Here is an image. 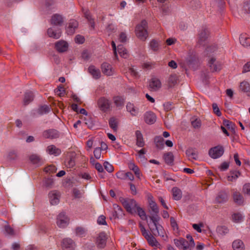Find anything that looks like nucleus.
Returning a JSON list of instances; mask_svg holds the SVG:
<instances>
[{"mask_svg": "<svg viewBox=\"0 0 250 250\" xmlns=\"http://www.w3.org/2000/svg\"><path fill=\"white\" fill-rule=\"evenodd\" d=\"M149 206L151 209V215L149 216L150 221L148 222L149 228L154 236L164 237L165 232L163 227L158 223L160 217L158 215L159 209L152 197L148 199Z\"/></svg>", "mask_w": 250, "mask_h": 250, "instance_id": "f257e3e1", "label": "nucleus"}, {"mask_svg": "<svg viewBox=\"0 0 250 250\" xmlns=\"http://www.w3.org/2000/svg\"><path fill=\"white\" fill-rule=\"evenodd\" d=\"M147 28V23L145 20L142 21L141 23L138 24L136 27V35L142 41H145L148 37Z\"/></svg>", "mask_w": 250, "mask_h": 250, "instance_id": "f03ea898", "label": "nucleus"}, {"mask_svg": "<svg viewBox=\"0 0 250 250\" xmlns=\"http://www.w3.org/2000/svg\"><path fill=\"white\" fill-rule=\"evenodd\" d=\"M119 200L128 212L131 214L136 213V208L138 205L135 200L121 197Z\"/></svg>", "mask_w": 250, "mask_h": 250, "instance_id": "7ed1b4c3", "label": "nucleus"}, {"mask_svg": "<svg viewBox=\"0 0 250 250\" xmlns=\"http://www.w3.org/2000/svg\"><path fill=\"white\" fill-rule=\"evenodd\" d=\"M111 101L105 97H101L97 101L98 107L104 113L107 112L111 110Z\"/></svg>", "mask_w": 250, "mask_h": 250, "instance_id": "20e7f679", "label": "nucleus"}, {"mask_svg": "<svg viewBox=\"0 0 250 250\" xmlns=\"http://www.w3.org/2000/svg\"><path fill=\"white\" fill-rule=\"evenodd\" d=\"M209 35L208 30L206 28H203L198 34V44L200 45H205L207 42Z\"/></svg>", "mask_w": 250, "mask_h": 250, "instance_id": "39448f33", "label": "nucleus"}, {"mask_svg": "<svg viewBox=\"0 0 250 250\" xmlns=\"http://www.w3.org/2000/svg\"><path fill=\"white\" fill-rule=\"evenodd\" d=\"M224 149L222 146H217L211 148L208 151L209 156L213 159H217L223 155Z\"/></svg>", "mask_w": 250, "mask_h": 250, "instance_id": "423d86ee", "label": "nucleus"}, {"mask_svg": "<svg viewBox=\"0 0 250 250\" xmlns=\"http://www.w3.org/2000/svg\"><path fill=\"white\" fill-rule=\"evenodd\" d=\"M101 69L103 73L106 76H112L115 73V70L112 66L106 62L102 64Z\"/></svg>", "mask_w": 250, "mask_h": 250, "instance_id": "0eeeda50", "label": "nucleus"}, {"mask_svg": "<svg viewBox=\"0 0 250 250\" xmlns=\"http://www.w3.org/2000/svg\"><path fill=\"white\" fill-rule=\"evenodd\" d=\"M68 223V219L63 212L60 213L57 217V224L60 228L65 227Z\"/></svg>", "mask_w": 250, "mask_h": 250, "instance_id": "6e6552de", "label": "nucleus"}, {"mask_svg": "<svg viewBox=\"0 0 250 250\" xmlns=\"http://www.w3.org/2000/svg\"><path fill=\"white\" fill-rule=\"evenodd\" d=\"M50 204L52 205L58 204L60 201V192L57 190L50 191L48 194Z\"/></svg>", "mask_w": 250, "mask_h": 250, "instance_id": "1a4fd4ad", "label": "nucleus"}, {"mask_svg": "<svg viewBox=\"0 0 250 250\" xmlns=\"http://www.w3.org/2000/svg\"><path fill=\"white\" fill-rule=\"evenodd\" d=\"M59 132L54 129H51L45 130L43 132V136L44 138L50 139H53L58 138L59 137Z\"/></svg>", "mask_w": 250, "mask_h": 250, "instance_id": "9d476101", "label": "nucleus"}, {"mask_svg": "<svg viewBox=\"0 0 250 250\" xmlns=\"http://www.w3.org/2000/svg\"><path fill=\"white\" fill-rule=\"evenodd\" d=\"M62 246L63 250H73L74 249L75 244L71 239L65 238L62 242Z\"/></svg>", "mask_w": 250, "mask_h": 250, "instance_id": "9b49d317", "label": "nucleus"}, {"mask_svg": "<svg viewBox=\"0 0 250 250\" xmlns=\"http://www.w3.org/2000/svg\"><path fill=\"white\" fill-rule=\"evenodd\" d=\"M78 27V22L75 20H70L66 27V32L68 35H72L75 33L76 29Z\"/></svg>", "mask_w": 250, "mask_h": 250, "instance_id": "f8f14e48", "label": "nucleus"}, {"mask_svg": "<svg viewBox=\"0 0 250 250\" xmlns=\"http://www.w3.org/2000/svg\"><path fill=\"white\" fill-rule=\"evenodd\" d=\"M208 64L211 72H217L221 69L220 63L217 62L215 59L213 58L208 61Z\"/></svg>", "mask_w": 250, "mask_h": 250, "instance_id": "ddd939ff", "label": "nucleus"}, {"mask_svg": "<svg viewBox=\"0 0 250 250\" xmlns=\"http://www.w3.org/2000/svg\"><path fill=\"white\" fill-rule=\"evenodd\" d=\"M107 236L105 232H102L100 233L97 238V244L99 248H103L104 247L106 243Z\"/></svg>", "mask_w": 250, "mask_h": 250, "instance_id": "4468645a", "label": "nucleus"}, {"mask_svg": "<svg viewBox=\"0 0 250 250\" xmlns=\"http://www.w3.org/2000/svg\"><path fill=\"white\" fill-rule=\"evenodd\" d=\"M68 44L64 41L61 40L55 43V48L56 50L61 53L65 52L67 50Z\"/></svg>", "mask_w": 250, "mask_h": 250, "instance_id": "2eb2a0df", "label": "nucleus"}, {"mask_svg": "<svg viewBox=\"0 0 250 250\" xmlns=\"http://www.w3.org/2000/svg\"><path fill=\"white\" fill-rule=\"evenodd\" d=\"M3 235L7 239H12L14 238L16 235L14 229L9 225H5L3 230Z\"/></svg>", "mask_w": 250, "mask_h": 250, "instance_id": "dca6fc26", "label": "nucleus"}, {"mask_svg": "<svg viewBox=\"0 0 250 250\" xmlns=\"http://www.w3.org/2000/svg\"><path fill=\"white\" fill-rule=\"evenodd\" d=\"M156 116L152 112H146L144 115L145 122L149 125L153 124L156 121Z\"/></svg>", "mask_w": 250, "mask_h": 250, "instance_id": "f3484780", "label": "nucleus"}, {"mask_svg": "<svg viewBox=\"0 0 250 250\" xmlns=\"http://www.w3.org/2000/svg\"><path fill=\"white\" fill-rule=\"evenodd\" d=\"M160 81L157 78H152L149 83V86L151 91H156L161 87Z\"/></svg>", "mask_w": 250, "mask_h": 250, "instance_id": "a211bd4d", "label": "nucleus"}, {"mask_svg": "<svg viewBox=\"0 0 250 250\" xmlns=\"http://www.w3.org/2000/svg\"><path fill=\"white\" fill-rule=\"evenodd\" d=\"M229 199V195L225 191H220L216 197V201L218 204H224Z\"/></svg>", "mask_w": 250, "mask_h": 250, "instance_id": "6ab92c4d", "label": "nucleus"}, {"mask_svg": "<svg viewBox=\"0 0 250 250\" xmlns=\"http://www.w3.org/2000/svg\"><path fill=\"white\" fill-rule=\"evenodd\" d=\"M232 198L234 202L238 206H242L244 204V199L243 196L238 191H234L232 194Z\"/></svg>", "mask_w": 250, "mask_h": 250, "instance_id": "aec40b11", "label": "nucleus"}, {"mask_svg": "<svg viewBox=\"0 0 250 250\" xmlns=\"http://www.w3.org/2000/svg\"><path fill=\"white\" fill-rule=\"evenodd\" d=\"M63 22L62 17L58 14L53 15L51 19V23L56 26H60Z\"/></svg>", "mask_w": 250, "mask_h": 250, "instance_id": "412c9836", "label": "nucleus"}, {"mask_svg": "<svg viewBox=\"0 0 250 250\" xmlns=\"http://www.w3.org/2000/svg\"><path fill=\"white\" fill-rule=\"evenodd\" d=\"M47 34L49 37L57 39L61 36L62 31L60 29L55 30L52 28H50L47 30Z\"/></svg>", "mask_w": 250, "mask_h": 250, "instance_id": "4be33fe9", "label": "nucleus"}, {"mask_svg": "<svg viewBox=\"0 0 250 250\" xmlns=\"http://www.w3.org/2000/svg\"><path fill=\"white\" fill-rule=\"evenodd\" d=\"M34 98V95L31 91H27L25 93L23 99V104L27 105L32 102Z\"/></svg>", "mask_w": 250, "mask_h": 250, "instance_id": "5701e85b", "label": "nucleus"}, {"mask_svg": "<svg viewBox=\"0 0 250 250\" xmlns=\"http://www.w3.org/2000/svg\"><path fill=\"white\" fill-rule=\"evenodd\" d=\"M88 72L92 75L93 77L95 79H98L101 77V72L99 69L96 68L93 65L90 66L88 68Z\"/></svg>", "mask_w": 250, "mask_h": 250, "instance_id": "b1692460", "label": "nucleus"}, {"mask_svg": "<svg viewBox=\"0 0 250 250\" xmlns=\"http://www.w3.org/2000/svg\"><path fill=\"white\" fill-rule=\"evenodd\" d=\"M232 247L233 250H244L245 245L243 242L240 240L237 239L234 240L232 244Z\"/></svg>", "mask_w": 250, "mask_h": 250, "instance_id": "393cba45", "label": "nucleus"}, {"mask_svg": "<svg viewBox=\"0 0 250 250\" xmlns=\"http://www.w3.org/2000/svg\"><path fill=\"white\" fill-rule=\"evenodd\" d=\"M136 137V145L139 147H143L145 146V141L144 140L143 134L139 130L135 132Z\"/></svg>", "mask_w": 250, "mask_h": 250, "instance_id": "a878e982", "label": "nucleus"}, {"mask_svg": "<svg viewBox=\"0 0 250 250\" xmlns=\"http://www.w3.org/2000/svg\"><path fill=\"white\" fill-rule=\"evenodd\" d=\"M178 80V76L175 74H171L167 80V83L168 87L170 88L173 87L177 83Z\"/></svg>", "mask_w": 250, "mask_h": 250, "instance_id": "bb28decb", "label": "nucleus"}, {"mask_svg": "<svg viewBox=\"0 0 250 250\" xmlns=\"http://www.w3.org/2000/svg\"><path fill=\"white\" fill-rule=\"evenodd\" d=\"M163 157L167 164L169 166L173 165L174 156L171 152L165 153Z\"/></svg>", "mask_w": 250, "mask_h": 250, "instance_id": "cd10ccee", "label": "nucleus"}, {"mask_svg": "<svg viewBox=\"0 0 250 250\" xmlns=\"http://www.w3.org/2000/svg\"><path fill=\"white\" fill-rule=\"evenodd\" d=\"M46 151L49 154L55 156H58L61 153V150L57 148L54 145L49 146L47 147Z\"/></svg>", "mask_w": 250, "mask_h": 250, "instance_id": "c85d7f7f", "label": "nucleus"}, {"mask_svg": "<svg viewBox=\"0 0 250 250\" xmlns=\"http://www.w3.org/2000/svg\"><path fill=\"white\" fill-rule=\"evenodd\" d=\"M126 107L127 111L130 112L132 116H135L138 114V109L136 108L133 104L128 103Z\"/></svg>", "mask_w": 250, "mask_h": 250, "instance_id": "c756f323", "label": "nucleus"}, {"mask_svg": "<svg viewBox=\"0 0 250 250\" xmlns=\"http://www.w3.org/2000/svg\"><path fill=\"white\" fill-rule=\"evenodd\" d=\"M114 212L113 213V216L114 218H119L120 216L123 214V211L121 207L118 205L114 204L113 205Z\"/></svg>", "mask_w": 250, "mask_h": 250, "instance_id": "7c9ffc66", "label": "nucleus"}, {"mask_svg": "<svg viewBox=\"0 0 250 250\" xmlns=\"http://www.w3.org/2000/svg\"><path fill=\"white\" fill-rule=\"evenodd\" d=\"M113 102L115 105L119 108L122 107L124 105L125 99L122 96H115L113 97Z\"/></svg>", "mask_w": 250, "mask_h": 250, "instance_id": "2f4dec72", "label": "nucleus"}, {"mask_svg": "<svg viewBox=\"0 0 250 250\" xmlns=\"http://www.w3.org/2000/svg\"><path fill=\"white\" fill-rule=\"evenodd\" d=\"M186 153L190 160H196L198 158V154L196 151L192 148L187 149Z\"/></svg>", "mask_w": 250, "mask_h": 250, "instance_id": "473e14b6", "label": "nucleus"}, {"mask_svg": "<svg viewBox=\"0 0 250 250\" xmlns=\"http://www.w3.org/2000/svg\"><path fill=\"white\" fill-rule=\"evenodd\" d=\"M173 198L175 200H179L182 197V192L180 188L174 187L172 189Z\"/></svg>", "mask_w": 250, "mask_h": 250, "instance_id": "72a5a7b5", "label": "nucleus"}, {"mask_svg": "<svg viewBox=\"0 0 250 250\" xmlns=\"http://www.w3.org/2000/svg\"><path fill=\"white\" fill-rule=\"evenodd\" d=\"M154 142L156 147L159 149H162L164 147V139L161 136H156L154 138Z\"/></svg>", "mask_w": 250, "mask_h": 250, "instance_id": "f704fd0d", "label": "nucleus"}, {"mask_svg": "<svg viewBox=\"0 0 250 250\" xmlns=\"http://www.w3.org/2000/svg\"><path fill=\"white\" fill-rule=\"evenodd\" d=\"M29 159L34 164L41 165L43 163L42 158L39 155L32 154L30 156Z\"/></svg>", "mask_w": 250, "mask_h": 250, "instance_id": "c9c22d12", "label": "nucleus"}, {"mask_svg": "<svg viewBox=\"0 0 250 250\" xmlns=\"http://www.w3.org/2000/svg\"><path fill=\"white\" fill-rule=\"evenodd\" d=\"M118 52L123 58H126L128 57V53L126 49L122 44L118 45Z\"/></svg>", "mask_w": 250, "mask_h": 250, "instance_id": "e433bc0d", "label": "nucleus"}, {"mask_svg": "<svg viewBox=\"0 0 250 250\" xmlns=\"http://www.w3.org/2000/svg\"><path fill=\"white\" fill-rule=\"evenodd\" d=\"M240 90L243 92H250V85L248 82L243 81L241 82L239 86Z\"/></svg>", "mask_w": 250, "mask_h": 250, "instance_id": "4c0bfd02", "label": "nucleus"}, {"mask_svg": "<svg viewBox=\"0 0 250 250\" xmlns=\"http://www.w3.org/2000/svg\"><path fill=\"white\" fill-rule=\"evenodd\" d=\"M240 43L244 46L250 45V39L245 35H241L239 38Z\"/></svg>", "mask_w": 250, "mask_h": 250, "instance_id": "58836bf2", "label": "nucleus"}, {"mask_svg": "<svg viewBox=\"0 0 250 250\" xmlns=\"http://www.w3.org/2000/svg\"><path fill=\"white\" fill-rule=\"evenodd\" d=\"M216 232L218 235L224 236L228 233L229 229L225 226H218L216 229Z\"/></svg>", "mask_w": 250, "mask_h": 250, "instance_id": "ea45409f", "label": "nucleus"}, {"mask_svg": "<svg viewBox=\"0 0 250 250\" xmlns=\"http://www.w3.org/2000/svg\"><path fill=\"white\" fill-rule=\"evenodd\" d=\"M241 173L239 171H233L230 172V175L228 176V180L229 181H233L240 175Z\"/></svg>", "mask_w": 250, "mask_h": 250, "instance_id": "a19ab883", "label": "nucleus"}, {"mask_svg": "<svg viewBox=\"0 0 250 250\" xmlns=\"http://www.w3.org/2000/svg\"><path fill=\"white\" fill-rule=\"evenodd\" d=\"M109 126L114 131H116L118 129V122L116 118L112 117L109 120Z\"/></svg>", "mask_w": 250, "mask_h": 250, "instance_id": "79ce46f5", "label": "nucleus"}, {"mask_svg": "<svg viewBox=\"0 0 250 250\" xmlns=\"http://www.w3.org/2000/svg\"><path fill=\"white\" fill-rule=\"evenodd\" d=\"M145 238L147 240L149 244L152 246H157L158 244L155 238L151 234H149Z\"/></svg>", "mask_w": 250, "mask_h": 250, "instance_id": "37998d69", "label": "nucleus"}, {"mask_svg": "<svg viewBox=\"0 0 250 250\" xmlns=\"http://www.w3.org/2000/svg\"><path fill=\"white\" fill-rule=\"evenodd\" d=\"M136 212H137L138 215L142 220H146L147 217L146 216V214L142 208L137 206L136 208Z\"/></svg>", "mask_w": 250, "mask_h": 250, "instance_id": "c03bdc74", "label": "nucleus"}, {"mask_svg": "<svg viewBox=\"0 0 250 250\" xmlns=\"http://www.w3.org/2000/svg\"><path fill=\"white\" fill-rule=\"evenodd\" d=\"M149 45L153 51H157L159 49V42L155 40H153L150 42Z\"/></svg>", "mask_w": 250, "mask_h": 250, "instance_id": "a18cd8bd", "label": "nucleus"}, {"mask_svg": "<svg viewBox=\"0 0 250 250\" xmlns=\"http://www.w3.org/2000/svg\"><path fill=\"white\" fill-rule=\"evenodd\" d=\"M188 65L195 64L197 62V58L195 55H189L187 59Z\"/></svg>", "mask_w": 250, "mask_h": 250, "instance_id": "49530a36", "label": "nucleus"}, {"mask_svg": "<svg viewBox=\"0 0 250 250\" xmlns=\"http://www.w3.org/2000/svg\"><path fill=\"white\" fill-rule=\"evenodd\" d=\"M174 241L175 245L179 249H181L183 245H185L187 244V241L182 238L179 240L174 239Z\"/></svg>", "mask_w": 250, "mask_h": 250, "instance_id": "de8ad7c7", "label": "nucleus"}, {"mask_svg": "<svg viewBox=\"0 0 250 250\" xmlns=\"http://www.w3.org/2000/svg\"><path fill=\"white\" fill-rule=\"evenodd\" d=\"M233 221L235 223H239L243 220V217L241 213H234L232 216Z\"/></svg>", "mask_w": 250, "mask_h": 250, "instance_id": "09e8293b", "label": "nucleus"}, {"mask_svg": "<svg viewBox=\"0 0 250 250\" xmlns=\"http://www.w3.org/2000/svg\"><path fill=\"white\" fill-rule=\"evenodd\" d=\"M50 111V108L46 105L41 106L38 109V113L40 114H43L48 113Z\"/></svg>", "mask_w": 250, "mask_h": 250, "instance_id": "8fccbe9b", "label": "nucleus"}, {"mask_svg": "<svg viewBox=\"0 0 250 250\" xmlns=\"http://www.w3.org/2000/svg\"><path fill=\"white\" fill-rule=\"evenodd\" d=\"M44 171L46 173H53L56 172L57 168L54 165H50L44 168Z\"/></svg>", "mask_w": 250, "mask_h": 250, "instance_id": "3c124183", "label": "nucleus"}, {"mask_svg": "<svg viewBox=\"0 0 250 250\" xmlns=\"http://www.w3.org/2000/svg\"><path fill=\"white\" fill-rule=\"evenodd\" d=\"M128 71L130 75L135 78H138L140 76L136 69H135L133 66L129 67Z\"/></svg>", "mask_w": 250, "mask_h": 250, "instance_id": "603ef678", "label": "nucleus"}, {"mask_svg": "<svg viewBox=\"0 0 250 250\" xmlns=\"http://www.w3.org/2000/svg\"><path fill=\"white\" fill-rule=\"evenodd\" d=\"M191 125L194 128H199L201 125V122L200 119H196L191 121Z\"/></svg>", "mask_w": 250, "mask_h": 250, "instance_id": "864d4df0", "label": "nucleus"}, {"mask_svg": "<svg viewBox=\"0 0 250 250\" xmlns=\"http://www.w3.org/2000/svg\"><path fill=\"white\" fill-rule=\"evenodd\" d=\"M104 168L108 172H112L114 170L113 167L112 165L109 164L108 162H104Z\"/></svg>", "mask_w": 250, "mask_h": 250, "instance_id": "5fc2aeb1", "label": "nucleus"}, {"mask_svg": "<svg viewBox=\"0 0 250 250\" xmlns=\"http://www.w3.org/2000/svg\"><path fill=\"white\" fill-rule=\"evenodd\" d=\"M163 105H164L165 110L166 111H170L174 108L173 104L171 102L166 103L164 104Z\"/></svg>", "mask_w": 250, "mask_h": 250, "instance_id": "6e6d98bb", "label": "nucleus"}, {"mask_svg": "<svg viewBox=\"0 0 250 250\" xmlns=\"http://www.w3.org/2000/svg\"><path fill=\"white\" fill-rule=\"evenodd\" d=\"M243 192L245 194L250 195V183H247L244 185Z\"/></svg>", "mask_w": 250, "mask_h": 250, "instance_id": "4d7b16f0", "label": "nucleus"}, {"mask_svg": "<svg viewBox=\"0 0 250 250\" xmlns=\"http://www.w3.org/2000/svg\"><path fill=\"white\" fill-rule=\"evenodd\" d=\"M101 148L100 147H96L94 150V155L95 158L99 159L101 156Z\"/></svg>", "mask_w": 250, "mask_h": 250, "instance_id": "13d9d810", "label": "nucleus"}, {"mask_svg": "<svg viewBox=\"0 0 250 250\" xmlns=\"http://www.w3.org/2000/svg\"><path fill=\"white\" fill-rule=\"evenodd\" d=\"M212 108L214 113L216 114V115L218 116H220L221 115V112L219 110L218 105L216 103H213L212 104Z\"/></svg>", "mask_w": 250, "mask_h": 250, "instance_id": "bf43d9fd", "label": "nucleus"}, {"mask_svg": "<svg viewBox=\"0 0 250 250\" xmlns=\"http://www.w3.org/2000/svg\"><path fill=\"white\" fill-rule=\"evenodd\" d=\"M105 216L102 215L99 217L97 220V223L99 225H106V222L105 221Z\"/></svg>", "mask_w": 250, "mask_h": 250, "instance_id": "052dcab7", "label": "nucleus"}, {"mask_svg": "<svg viewBox=\"0 0 250 250\" xmlns=\"http://www.w3.org/2000/svg\"><path fill=\"white\" fill-rule=\"evenodd\" d=\"M56 93L60 97L63 96L65 95L64 88L62 86H58Z\"/></svg>", "mask_w": 250, "mask_h": 250, "instance_id": "680f3d73", "label": "nucleus"}, {"mask_svg": "<svg viewBox=\"0 0 250 250\" xmlns=\"http://www.w3.org/2000/svg\"><path fill=\"white\" fill-rule=\"evenodd\" d=\"M203 227V224L202 223H200L199 224H193L192 225L193 228L198 232H202L201 227Z\"/></svg>", "mask_w": 250, "mask_h": 250, "instance_id": "e2e57ef3", "label": "nucleus"}, {"mask_svg": "<svg viewBox=\"0 0 250 250\" xmlns=\"http://www.w3.org/2000/svg\"><path fill=\"white\" fill-rule=\"evenodd\" d=\"M75 165V161L72 159H69L67 162H65V166L67 167L72 168Z\"/></svg>", "mask_w": 250, "mask_h": 250, "instance_id": "0e129e2a", "label": "nucleus"}, {"mask_svg": "<svg viewBox=\"0 0 250 250\" xmlns=\"http://www.w3.org/2000/svg\"><path fill=\"white\" fill-rule=\"evenodd\" d=\"M75 41L76 42L82 44L84 42V38L83 36L80 35H78L76 36L75 38Z\"/></svg>", "mask_w": 250, "mask_h": 250, "instance_id": "69168bd1", "label": "nucleus"}, {"mask_svg": "<svg viewBox=\"0 0 250 250\" xmlns=\"http://www.w3.org/2000/svg\"><path fill=\"white\" fill-rule=\"evenodd\" d=\"M116 176L120 179H125L126 178V173L123 171H120L116 173Z\"/></svg>", "mask_w": 250, "mask_h": 250, "instance_id": "338daca9", "label": "nucleus"}, {"mask_svg": "<svg viewBox=\"0 0 250 250\" xmlns=\"http://www.w3.org/2000/svg\"><path fill=\"white\" fill-rule=\"evenodd\" d=\"M229 164L228 162H224L220 166V169L222 171L226 170L229 167Z\"/></svg>", "mask_w": 250, "mask_h": 250, "instance_id": "774afa93", "label": "nucleus"}]
</instances>
